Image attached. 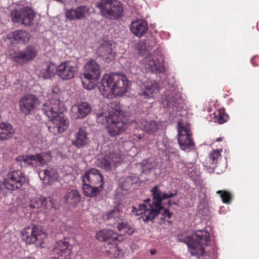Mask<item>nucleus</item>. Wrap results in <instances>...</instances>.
Wrapping results in <instances>:
<instances>
[{"label":"nucleus","instance_id":"obj_1","mask_svg":"<svg viewBox=\"0 0 259 259\" xmlns=\"http://www.w3.org/2000/svg\"><path fill=\"white\" fill-rule=\"evenodd\" d=\"M151 192L154 200L152 203H150L151 200L148 198L140 203L138 207H132L133 214L135 216L141 215L139 219H142L144 222L153 221L154 220L163 208L161 205L162 201L165 199L163 198L164 193L158 189L157 186L153 187Z\"/></svg>","mask_w":259,"mask_h":259},{"label":"nucleus","instance_id":"obj_2","mask_svg":"<svg viewBox=\"0 0 259 259\" xmlns=\"http://www.w3.org/2000/svg\"><path fill=\"white\" fill-rule=\"evenodd\" d=\"M130 81L124 75L105 74L99 83V89L103 97L112 99L127 92Z\"/></svg>","mask_w":259,"mask_h":259},{"label":"nucleus","instance_id":"obj_3","mask_svg":"<svg viewBox=\"0 0 259 259\" xmlns=\"http://www.w3.org/2000/svg\"><path fill=\"white\" fill-rule=\"evenodd\" d=\"M98 117L99 120L103 119L107 123V132L111 137L122 134L127 127L126 119L123 116L111 114V116H107L106 113H101Z\"/></svg>","mask_w":259,"mask_h":259},{"label":"nucleus","instance_id":"obj_4","mask_svg":"<svg viewBox=\"0 0 259 259\" xmlns=\"http://www.w3.org/2000/svg\"><path fill=\"white\" fill-rule=\"evenodd\" d=\"M100 66L93 59L88 61L83 66L82 80L83 87L89 90L94 89L96 87V81L101 75Z\"/></svg>","mask_w":259,"mask_h":259},{"label":"nucleus","instance_id":"obj_5","mask_svg":"<svg viewBox=\"0 0 259 259\" xmlns=\"http://www.w3.org/2000/svg\"><path fill=\"white\" fill-rule=\"evenodd\" d=\"M97 7L106 18L117 20L123 16V7L118 0H101Z\"/></svg>","mask_w":259,"mask_h":259},{"label":"nucleus","instance_id":"obj_6","mask_svg":"<svg viewBox=\"0 0 259 259\" xmlns=\"http://www.w3.org/2000/svg\"><path fill=\"white\" fill-rule=\"evenodd\" d=\"M177 126L178 141L180 148L183 150L193 149L195 144L192 138L190 124L180 121Z\"/></svg>","mask_w":259,"mask_h":259},{"label":"nucleus","instance_id":"obj_7","mask_svg":"<svg viewBox=\"0 0 259 259\" xmlns=\"http://www.w3.org/2000/svg\"><path fill=\"white\" fill-rule=\"evenodd\" d=\"M26 181L25 174L19 170L12 171L8 174L3 182L0 184V189L14 191L20 189Z\"/></svg>","mask_w":259,"mask_h":259},{"label":"nucleus","instance_id":"obj_8","mask_svg":"<svg viewBox=\"0 0 259 259\" xmlns=\"http://www.w3.org/2000/svg\"><path fill=\"white\" fill-rule=\"evenodd\" d=\"M49 100L42 104L41 110L49 120L53 119L61 112L60 109V102L59 100V94L52 91Z\"/></svg>","mask_w":259,"mask_h":259},{"label":"nucleus","instance_id":"obj_9","mask_svg":"<svg viewBox=\"0 0 259 259\" xmlns=\"http://www.w3.org/2000/svg\"><path fill=\"white\" fill-rule=\"evenodd\" d=\"M10 17L14 23H21L25 25H30L33 21L35 13L30 7H24L19 10L12 11Z\"/></svg>","mask_w":259,"mask_h":259},{"label":"nucleus","instance_id":"obj_10","mask_svg":"<svg viewBox=\"0 0 259 259\" xmlns=\"http://www.w3.org/2000/svg\"><path fill=\"white\" fill-rule=\"evenodd\" d=\"M39 104L40 102L36 95L28 94L20 99L18 104L20 112L25 115H28L34 112Z\"/></svg>","mask_w":259,"mask_h":259},{"label":"nucleus","instance_id":"obj_11","mask_svg":"<svg viewBox=\"0 0 259 259\" xmlns=\"http://www.w3.org/2000/svg\"><path fill=\"white\" fill-rule=\"evenodd\" d=\"M16 161L22 167L33 168L37 166H43L46 164L44 154L23 155L17 157Z\"/></svg>","mask_w":259,"mask_h":259},{"label":"nucleus","instance_id":"obj_12","mask_svg":"<svg viewBox=\"0 0 259 259\" xmlns=\"http://www.w3.org/2000/svg\"><path fill=\"white\" fill-rule=\"evenodd\" d=\"M47 237L46 234L42 231L41 227L34 226L32 227L25 228L22 231V237L27 244H33L37 241H40Z\"/></svg>","mask_w":259,"mask_h":259},{"label":"nucleus","instance_id":"obj_13","mask_svg":"<svg viewBox=\"0 0 259 259\" xmlns=\"http://www.w3.org/2000/svg\"><path fill=\"white\" fill-rule=\"evenodd\" d=\"M122 160L120 152L113 151L106 154L103 158L98 159L97 165L106 171H110L113 167L121 163Z\"/></svg>","mask_w":259,"mask_h":259},{"label":"nucleus","instance_id":"obj_14","mask_svg":"<svg viewBox=\"0 0 259 259\" xmlns=\"http://www.w3.org/2000/svg\"><path fill=\"white\" fill-rule=\"evenodd\" d=\"M77 65L71 61H64L57 67L56 73L62 79L73 78L77 73Z\"/></svg>","mask_w":259,"mask_h":259},{"label":"nucleus","instance_id":"obj_15","mask_svg":"<svg viewBox=\"0 0 259 259\" xmlns=\"http://www.w3.org/2000/svg\"><path fill=\"white\" fill-rule=\"evenodd\" d=\"M34 47L29 46L24 51L17 50L11 55L12 60L17 64L23 65L30 61L36 55Z\"/></svg>","mask_w":259,"mask_h":259},{"label":"nucleus","instance_id":"obj_16","mask_svg":"<svg viewBox=\"0 0 259 259\" xmlns=\"http://www.w3.org/2000/svg\"><path fill=\"white\" fill-rule=\"evenodd\" d=\"M82 183L89 182L92 185L103 188V177L100 171L95 168H91L82 176Z\"/></svg>","mask_w":259,"mask_h":259},{"label":"nucleus","instance_id":"obj_17","mask_svg":"<svg viewBox=\"0 0 259 259\" xmlns=\"http://www.w3.org/2000/svg\"><path fill=\"white\" fill-rule=\"evenodd\" d=\"M50 120L52 121V125L49 127V130L55 135L64 132L69 125L68 120L61 112Z\"/></svg>","mask_w":259,"mask_h":259},{"label":"nucleus","instance_id":"obj_18","mask_svg":"<svg viewBox=\"0 0 259 259\" xmlns=\"http://www.w3.org/2000/svg\"><path fill=\"white\" fill-rule=\"evenodd\" d=\"M159 87L157 82L153 80L148 79L143 82V89L139 95L144 99L154 98L158 93Z\"/></svg>","mask_w":259,"mask_h":259},{"label":"nucleus","instance_id":"obj_19","mask_svg":"<svg viewBox=\"0 0 259 259\" xmlns=\"http://www.w3.org/2000/svg\"><path fill=\"white\" fill-rule=\"evenodd\" d=\"M209 240V233L204 230H197L192 235V243L195 244L198 248H201L204 250L202 254L196 255L197 256H202L204 254L205 251L204 246L207 245Z\"/></svg>","mask_w":259,"mask_h":259},{"label":"nucleus","instance_id":"obj_20","mask_svg":"<svg viewBox=\"0 0 259 259\" xmlns=\"http://www.w3.org/2000/svg\"><path fill=\"white\" fill-rule=\"evenodd\" d=\"M90 104L82 102L78 103L71 108V116L74 119H82L87 116L91 111Z\"/></svg>","mask_w":259,"mask_h":259},{"label":"nucleus","instance_id":"obj_21","mask_svg":"<svg viewBox=\"0 0 259 259\" xmlns=\"http://www.w3.org/2000/svg\"><path fill=\"white\" fill-rule=\"evenodd\" d=\"M89 13V8L84 6L71 9L66 12V18L70 20H81L85 18Z\"/></svg>","mask_w":259,"mask_h":259},{"label":"nucleus","instance_id":"obj_22","mask_svg":"<svg viewBox=\"0 0 259 259\" xmlns=\"http://www.w3.org/2000/svg\"><path fill=\"white\" fill-rule=\"evenodd\" d=\"M144 64L145 68L152 72L160 73L163 70L161 62L152 55H149L144 58Z\"/></svg>","mask_w":259,"mask_h":259},{"label":"nucleus","instance_id":"obj_23","mask_svg":"<svg viewBox=\"0 0 259 259\" xmlns=\"http://www.w3.org/2000/svg\"><path fill=\"white\" fill-rule=\"evenodd\" d=\"M130 29L135 36L141 37L148 31V23L142 19L136 20L132 22Z\"/></svg>","mask_w":259,"mask_h":259},{"label":"nucleus","instance_id":"obj_24","mask_svg":"<svg viewBox=\"0 0 259 259\" xmlns=\"http://www.w3.org/2000/svg\"><path fill=\"white\" fill-rule=\"evenodd\" d=\"M138 127L149 134L155 133L159 128V124L154 120L142 118L140 121H135Z\"/></svg>","mask_w":259,"mask_h":259},{"label":"nucleus","instance_id":"obj_25","mask_svg":"<svg viewBox=\"0 0 259 259\" xmlns=\"http://www.w3.org/2000/svg\"><path fill=\"white\" fill-rule=\"evenodd\" d=\"M97 239L100 241L113 240L121 241L123 239L121 235H118L117 233L111 230L104 229L98 231L96 235Z\"/></svg>","mask_w":259,"mask_h":259},{"label":"nucleus","instance_id":"obj_26","mask_svg":"<svg viewBox=\"0 0 259 259\" xmlns=\"http://www.w3.org/2000/svg\"><path fill=\"white\" fill-rule=\"evenodd\" d=\"M97 53L107 61L112 60L115 57V53L112 51L111 44L107 42H104L100 45Z\"/></svg>","mask_w":259,"mask_h":259},{"label":"nucleus","instance_id":"obj_27","mask_svg":"<svg viewBox=\"0 0 259 259\" xmlns=\"http://www.w3.org/2000/svg\"><path fill=\"white\" fill-rule=\"evenodd\" d=\"M74 140H72V144L78 148L84 147L89 142V139L85 130L80 128L74 135Z\"/></svg>","mask_w":259,"mask_h":259},{"label":"nucleus","instance_id":"obj_28","mask_svg":"<svg viewBox=\"0 0 259 259\" xmlns=\"http://www.w3.org/2000/svg\"><path fill=\"white\" fill-rule=\"evenodd\" d=\"M178 240L187 245L189 251L192 255H198L202 254L204 251L202 248H198L195 244L192 243V237L190 238L187 236L179 235L178 236Z\"/></svg>","mask_w":259,"mask_h":259},{"label":"nucleus","instance_id":"obj_29","mask_svg":"<svg viewBox=\"0 0 259 259\" xmlns=\"http://www.w3.org/2000/svg\"><path fill=\"white\" fill-rule=\"evenodd\" d=\"M79 192L76 189L67 192L64 196V200L69 206H75L80 201Z\"/></svg>","mask_w":259,"mask_h":259},{"label":"nucleus","instance_id":"obj_30","mask_svg":"<svg viewBox=\"0 0 259 259\" xmlns=\"http://www.w3.org/2000/svg\"><path fill=\"white\" fill-rule=\"evenodd\" d=\"M10 36L15 42L19 44L27 43L30 37V34L24 30H16Z\"/></svg>","mask_w":259,"mask_h":259},{"label":"nucleus","instance_id":"obj_31","mask_svg":"<svg viewBox=\"0 0 259 259\" xmlns=\"http://www.w3.org/2000/svg\"><path fill=\"white\" fill-rule=\"evenodd\" d=\"M57 67L52 63L45 64L40 71L39 76L44 79L52 78L56 73Z\"/></svg>","mask_w":259,"mask_h":259},{"label":"nucleus","instance_id":"obj_32","mask_svg":"<svg viewBox=\"0 0 259 259\" xmlns=\"http://www.w3.org/2000/svg\"><path fill=\"white\" fill-rule=\"evenodd\" d=\"M83 183V192L85 196L87 197H94L98 195L103 189L96 185H92L89 183Z\"/></svg>","mask_w":259,"mask_h":259},{"label":"nucleus","instance_id":"obj_33","mask_svg":"<svg viewBox=\"0 0 259 259\" xmlns=\"http://www.w3.org/2000/svg\"><path fill=\"white\" fill-rule=\"evenodd\" d=\"M13 130L11 124L2 122L0 123V140L5 141L12 136Z\"/></svg>","mask_w":259,"mask_h":259},{"label":"nucleus","instance_id":"obj_34","mask_svg":"<svg viewBox=\"0 0 259 259\" xmlns=\"http://www.w3.org/2000/svg\"><path fill=\"white\" fill-rule=\"evenodd\" d=\"M108 112H102L106 113L107 116H111L112 114H116L119 116H123L124 113H122V110L120 104L117 102H112L107 105Z\"/></svg>","mask_w":259,"mask_h":259},{"label":"nucleus","instance_id":"obj_35","mask_svg":"<svg viewBox=\"0 0 259 259\" xmlns=\"http://www.w3.org/2000/svg\"><path fill=\"white\" fill-rule=\"evenodd\" d=\"M142 171L143 173L148 174L156 166V162L152 159L144 160L141 163Z\"/></svg>","mask_w":259,"mask_h":259},{"label":"nucleus","instance_id":"obj_36","mask_svg":"<svg viewBox=\"0 0 259 259\" xmlns=\"http://www.w3.org/2000/svg\"><path fill=\"white\" fill-rule=\"evenodd\" d=\"M54 172V170L52 168L48 167L47 169L40 171L38 175L41 180L47 181V183H49L53 179Z\"/></svg>","mask_w":259,"mask_h":259},{"label":"nucleus","instance_id":"obj_37","mask_svg":"<svg viewBox=\"0 0 259 259\" xmlns=\"http://www.w3.org/2000/svg\"><path fill=\"white\" fill-rule=\"evenodd\" d=\"M221 157L219 150H216L209 153L208 163L211 168H214Z\"/></svg>","mask_w":259,"mask_h":259},{"label":"nucleus","instance_id":"obj_38","mask_svg":"<svg viewBox=\"0 0 259 259\" xmlns=\"http://www.w3.org/2000/svg\"><path fill=\"white\" fill-rule=\"evenodd\" d=\"M137 181V178L135 176H127L122 182L121 186L123 189L127 190L130 188L132 184Z\"/></svg>","mask_w":259,"mask_h":259},{"label":"nucleus","instance_id":"obj_39","mask_svg":"<svg viewBox=\"0 0 259 259\" xmlns=\"http://www.w3.org/2000/svg\"><path fill=\"white\" fill-rule=\"evenodd\" d=\"M217 193L220 194V196L223 203L229 204L231 202L232 199V195L230 192L227 191L219 190Z\"/></svg>","mask_w":259,"mask_h":259},{"label":"nucleus","instance_id":"obj_40","mask_svg":"<svg viewBox=\"0 0 259 259\" xmlns=\"http://www.w3.org/2000/svg\"><path fill=\"white\" fill-rule=\"evenodd\" d=\"M120 212L118 208L115 207L113 209L108 212L105 216V220H110L112 219H117L119 216Z\"/></svg>","mask_w":259,"mask_h":259},{"label":"nucleus","instance_id":"obj_41","mask_svg":"<svg viewBox=\"0 0 259 259\" xmlns=\"http://www.w3.org/2000/svg\"><path fill=\"white\" fill-rule=\"evenodd\" d=\"M228 116L225 113L222 114L221 113H219L214 116L215 122H217L219 124L224 123L228 120Z\"/></svg>","mask_w":259,"mask_h":259},{"label":"nucleus","instance_id":"obj_42","mask_svg":"<svg viewBox=\"0 0 259 259\" xmlns=\"http://www.w3.org/2000/svg\"><path fill=\"white\" fill-rule=\"evenodd\" d=\"M30 207L31 208H38L40 207V198L34 197L30 202Z\"/></svg>","mask_w":259,"mask_h":259},{"label":"nucleus","instance_id":"obj_43","mask_svg":"<svg viewBox=\"0 0 259 259\" xmlns=\"http://www.w3.org/2000/svg\"><path fill=\"white\" fill-rule=\"evenodd\" d=\"M48 203H50V206L49 207H52V203L50 200L48 201V198L45 197H40V207H41L44 209H47Z\"/></svg>","mask_w":259,"mask_h":259},{"label":"nucleus","instance_id":"obj_44","mask_svg":"<svg viewBox=\"0 0 259 259\" xmlns=\"http://www.w3.org/2000/svg\"><path fill=\"white\" fill-rule=\"evenodd\" d=\"M117 228L118 231H121L122 230L128 229L129 225L126 222L121 221L120 222L118 223Z\"/></svg>","mask_w":259,"mask_h":259},{"label":"nucleus","instance_id":"obj_45","mask_svg":"<svg viewBox=\"0 0 259 259\" xmlns=\"http://www.w3.org/2000/svg\"><path fill=\"white\" fill-rule=\"evenodd\" d=\"M138 49L139 50L141 54L144 55L145 53V43L141 42L138 45Z\"/></svg>","mask_w":259,"mask_h":259},{"label":"nucleus","instance_id":"obj_46","mask_svg":"<svg viewBox=\"0 0 259 259\" xmlns=\"http://www.w3.org/2000/svg\"><path fill=\"white\" fill-rule=\"evenodd\" d=\"M172 214V213L170 212V211L167 208L164 209L163 210V212H162V215L164 218L167 217L169 219H170L171 218Z\"/></svg>","mask_w":259,"mask_h":259},{"label":"nucleus","instance_id":"obj_47","mask_svg":"<svg viewBox=\"0 0 259 259\" xmlns=\"http://www.w3.org/2000/svg\"><path fill=\"white\" fill-rule=\"evenodd\" d=\"M177 195V193H164L163 195V198H165V199H167L169 198L173 197L174 196H176Z\"/></svg>","mask_w":259,"mask_h":259},{"label":"nucleus","instance_id":"obj_48","mask_svg":"<svg viewBox=\"0 0 259 259\" xmlns=\"http://www.w3.org/2000/svg\"><path fill=\"white\" fill-rule=\"evenodd\" d=\"M168 206H171V204H176L177 203L175 202H171L170 200H169L167 202Z\"/></svg>","mask_w":259,"mask_h":259},{"label":"nucleus","instance_id":"obj_49","mask_svg":"<svg viewBox=\"0 0 259 259\" xmlns=\"http://www.w3.org/2000/svg\"><path fill=\"white\" fill-rule=\"evenodd\" d=\"M150 253H151V254L154 255V254H155V253H156V250H154V249L151 250L150 251Z\"/></svg>","mask_w":259,"mask_h":259},{"label":"nucleus","instance_id":"obj_50","mask_svg":"<svg viewBox=\"0 0 259 259\" xmlns=\"http://www.w3.org/2000/svg\"><path fill=\"white\" fill-rule=\"evenodd\" d=\"M21 259H35L34 258L32 257H23Z\"/></svg>","mask_w":259,"mask_h":259},{"label":"nucleus","instance_id":"obj_51","mask_svg":"<svg viewBox=\"0 0 259 259\" xmlns=\"http://www.w3.org/2000/svg\"><path fill=\"white\" fill-rule=\"evenodd\" d=\"M222 140V139L221 137H219V138H218L217 139H216V141L217 142H220Z\"/></svg>","mask_w":259,"mask_h":259},{"label":"nucleus","instance_id":"obj_52","mask_svg":"<svg viewBox=\"0 0 259 259\" xmlns=\"http://www.w3.org/2000/svg\"><path fill=\"white\" fill-rule=\"evenodd\" d=\"M172 101L175 103H177V101L175 100L172 99Z\"/></svg>","mask_w":259,"mask_h":259},{"label":"nucleus","instance_id":"obj_53","mask_svg":"<svg viewBox=\"0 0 259 259\" xmlns=\"http://www.w3.org/2000/svg\"><path fill=\"white\" fill-rule=\"evenodd\" d=\"M138 139H141V138H142V137H141V136H138Z\"/></svg>","mask_w":259,"mask_h":259},{"label":"nucleus","instance_id":"obj_54","mask_svg":"<svg viewBox=\"0 0 259 259\" xmlns=\"http://www.w3.org/2000/svg\"><path fill=\"white\" fill-rule=\"evenodd\" d=\"M114 249L115 250H117V248H116V247H114Z\"/></svg>","mask_w":259,"mask_h":259}]
</instances>
